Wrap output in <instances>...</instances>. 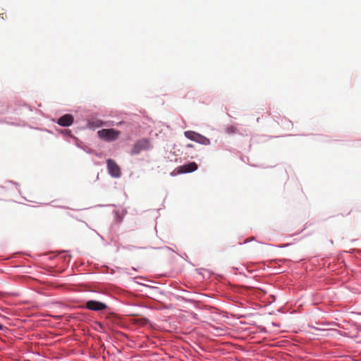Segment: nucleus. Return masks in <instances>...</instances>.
Listing matches in <instances>:
<instances>
[{"instance_id": "obj_1", "label": "nucleus", "mask_w": 361, "mask_h": 361, "mask_svg": "<svg viewBox=\"0 0 361 361\" xmlns=\"http://www.w3.org/2000/svg\"><path fill=\"white\" fill-rule=\"evenodd\" d=\"M121 132L114 128L102 129L97 132L98 137L107 142L116 140L120 135Z\"/></svg>"}, {"instance_id": "obj_2", "label": "nucleus", "mask_w": 361, "mask_h": 361, "mask_svg": "<svg viewBox=\"0 0 361 361\" xmlns=\"http://www.w3.org/2000/svg\"><path fill=\"white\" fill-rule=\"evenodd\" d=\"M152 147L149 139L143 138L137 140L133 146L130 154L136 155L140 154L142 151L148 150Z\"/></svg>"}, {"instance_id": "obj_3", "label": "nucleus", "mask_w": 361, "mask_h": 361, "mask_svg": "<svg viewBox=\"0 0 361 361\" xmlns=\"http://www.w3.org/2000/svg\"><path fill=\"white\" fill-rule=\"evenodd\" d=\"M197 168V164L195 162H190L177 167L171 174V176H176L180 173H191L196 171Z\"/></svg>"}, {"instance_id": "obj_4", "label": "nucleus", "mask_w": 361, "mask_h": 361, "mask_svg": "<svg viewBox=\"0 0 361 361\" xmlns=\"http://www.w3.org/2000/svg\"><path fill=\"white\" fill-rule=\"evenodd\" d=\"M107 169L110 175L114 178H119L121 176V171L119 166L115 161L111 159L106 160Z\"/></svg>"}, {"instance_id": "obj_5", "label": "nucleus", "mask_w": 361, "mask_h": 361, "mask_svg": "<svg viewBox=\"0 0 361 361\" xmlns=\"http://www.w3.org/2000/svg\"><path fill=\"white\" fill-rule=\"evenodd\" d=\"M85 307L92 311H102L107 308V305L102 302L90 300L86 302Z\"/></svg>"}, {"instance_id": "obj_6", "label": "nucleus", "mask_w": 361, "mask_h": 361, "mask_svg": "<svg viewBox=\"0 0 361 361\" xmlns=\"http://www.w3.org/2000/svg\"><path fill=\"white\" fill-rule=\"evenodd\" d=\"M73 116L71 114H65L58 119L57 123L61 126H70L73 123Z\"/></svg>"}, {"instance_id": "obj_7", "label": "nucleus", "mask_w": 361, "mask_h": 361, "mask_svg": "<svg viewBox=\"0 0 361 361\" xmlns=\"http://www.w3.org/2000/svg\"><path fill=\"white\" fill-rule=\"evenodd\" d=\"M106 125V123L97 118H91L88 121V126L92 128H97Z\"/></svg>"}, {"instance_id": "obj_8", "label": "nucleus", "mask_w": 361, "mask_h": 361, "mask_svg": "<svg viewBox=\"0 0 361 361\" xmlns=\"http://www.w3.org/2000/svg\"><path fill=\"white\" fill-rule=\"evenodd\" d=\"M184 135L187 138L195 142L199 133L195 131L188 130L184 133Z\"/></svg>"}, {"instance_id": "obj_9", "label": "nucleus", "mask_w": 361, "mask_h": 361, "mask_svg": "<svg viewBox=\"0 0 361 361\" xmlns=\"http://www.w3.org/2000/svg\"><path fill=\"white\" fill-rule=\"evenodd\" d=\"M195 142L204 145H210L209 139L200 134H199V135L197 136V140Z\"/></svg>"}, {"instance_id": "obj_10", "label": "nucleus", "mask_w": 361, "mask_h": 361, "mask_svg": "<svg viewBox=\"0 0 361 361\" xmlns=\"http://www.w3.org/2000/svg\"><path fill=\"white\" fill-rule=\"evenodd\" d=\"M226 132L228 133V134H233V133H235L236 132V128L233 126H228L226 129Z\"/></svg>"}, {"instance_id": "obj_11", "label": "nucleus", "mask_w": 361, "mask_h": 361, "mask_svg": "<svg viewBox=\"0 0 361 361\" xmlns=\"http://www.w3.org/2000/svg\"><path fill=\"white\" fill-rule=\"evenodd\" d=\"M350 212H351V209H349L348 208H343L341 214L342 216H346V215L350 214Z\"/></svg>"}, {"instance_id": "obj_12", "label": "nucleus", "mask_w": 361, "mask_h": 361, "mask_svg": "<svg viewBox=\"0 0 361 361\" xmlns=\"http://www.w3.org/2000/svg\"><path fill=\"white\" fill-rule=\"evenodd\" d=\"M135 322L143 326L147 324V319L145 318H142V319H137Z\"/></svg>"}, {"instance_id": "obj_13", "label": "nucleus", "mask_w": 361, "mask_h": 361, "mask_svg": "<svg viewBox=\"0 0 361 361\" xmlns=\"http://www.w3.org/2000/svg\"><path fill=\"white\" fill-rule=\"evenodd\" d=\"M4 326L2 324H0V330L4 329Z\"/></svg>"}, {"instance_id": "obj_14", "label": "nucleus", "mask_w": 361, "mask_h": 361, "mask_svg": "<svg viewBox=\"0 0 361 361\" xmlns=\"http://www.w3.org/2000/svg\"><path fill=\"white\" fill-rule=\"evenodd\" d=\"M187 147H193V145H191V144H188V145H187Z\"/></svg>"}, {"instance_id": "obj_15", "label": "nucleus", "mask_w": 361, "mask_h": 361, "mask_svg": "<svg viewBox=\"0 0 361 361\" xmlns=\"http://www.w3.org/2000/svg\"><path fill=\"white\" fill-rule=\"evenodd\" d=\"M249 240H250L249 239H247V240H245V243H247V242H248Z\"/></svg>"}]
</instances>
